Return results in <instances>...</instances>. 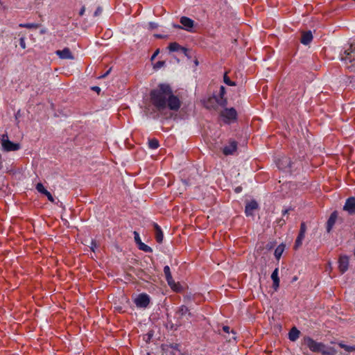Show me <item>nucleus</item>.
Segmentation results:
<instances>
[{
    "instance_id": "obj_30",
    "label": "nucleus",
    "mask_w": 355,
    "mask_h": 355,
    "mask_svg": "<svg viewBox=\"0 0 355 355\" xmlns=\"http://www.w3.org/2000/svg\"><path fill=\"white\" fill-rule=\"evenodd\" d=\"M35 189H36V190H37L39 193H42V194H44V195H45V194H46V193L48 191L44 188V185H43L41 182H39V183H37V184H36V186H35Z\"/></svg>"
},
{
    "instance_id": "obj_8",
    "label": "nucleus",
    "mask_w": 355,
    "mask_h": 355,
    "mask_svg": "<svg viewBox=\"0 0 355 355\" xmlns=\"http://www.w3.org/2000/svg\"><path fill=\"white\" fill-rule=\"evenodd\" d=\"M1 143L3 149L6 152L17 151L20 149V144L10 141L8 139L7 134H4L1 136Z\"/></svg>"
},
{
    "instance_id": "obj_46",
    "label": "nucleus",
    "mask_w": 355,
    "mask_h": 355,
    "mask_svg": "<svg viewBox=\"0 0 355 355\" xmlns=\"http://www.w3.org/2000/svg\"><path fill=\"white\" fill-rule=\"evenodd\" d=\"M92 89V90H94V91H95V92H96L98 93H99L100 91H101L100 87H98L97 86L93 87Z\"/></svg>"
},
{
    "instance_id": "obj_38",
    "label": "nucleus",
    "mask_w": 355,
    "mask_h": 355,
    "mask_svg": "<svg viewBox=\"0 0 355 355\" xmlns=\"http://www.w3.org/2000/svg\"><path fill=\"white\" fill-rule=\"evenodd\" d=\"M90 249L92 251L95 252V249L97 248V244L95 240H92L90 243Z\"/></svg>"
},
{
    "instance_id": "obj_25",
    "label": "nucleus",
    "mask_w": 355,
    "mask_h": 355,
    "mask_svg": "<svg viewBox=\"0 0 355 355\" xmlns=\"http://www.w3.org/2000/svg\"><path fill=\"white\" fill-rule=\"evenodd\" d=\"M300 331L293 327L288 333V338L291 341H295L300 336Z\"/></svg>"
},
{
    "instance_id": "obj_29",
    "label": "nucleus",
    "mask_w": 355,
    "mask_h": 355,
    "mask_svg": "<svg viewBox=\"0 0 355 355\" xmlns=\"http://www.w3.org/2000/svg\"><path fill=\"white\" fill-rule=\"evenodd\" d=\"M338 345L347 352H355V345L349 346V345H347L343 343H339Z\"/></svg>"
},
{
    "instance_id": "obj_14",
    "label": "nucleus",
    "mask_w": 355,
    "mask_h": 355,
    "mask_svg": "<svg viewBox=\"0 0 355 355\" xmlns=\"http://www.w3.org/2000/svg\"><path fill=\"white\" fill-rule=\"evenodd\" d=\"M180 23L182 26V29L188 32H193L194 26V21L193 19L187 17H182L180 18Z\"/></svg>"
},
{
    "instance_id": "obj_55",
    "label": "nucleus",
    "mask_w": 355,
    "mask_h": 355,
    "mask_svg": "<svg viewBox=\"0 0 355 355\" xmlns=\"http://www.w3.org/2000/svg\"><path fill=\"white\" fill-rule=\"evenodd\" d=\"M171 355H176V354L175 352H172Z\"/></svg>"
},
{
    "instance_id": "obj_45",
    "label": "nucleus",
    "mask_w": 355,
    "mask_h": 355,
    "mask_svg": "<svg viewBox=\"0 0 355 355\" xmlns=\"http://www.w3.org/2000/svg\"><path fill=\"white\" fill-rule=\"evenodd\" d=\"M159 51V49H157V50L155 51V52L153 53V55H152V57H151V60L155 59V58L158 55Z\"/></svg>"
},
{
    "instance_id": "obj_31",
    "label": "nucleus",
    "mask_w": 355,
    "mask_h": 355,
    "mask_svg": "<svg viewBox=\"0 0 355 355\" xmlns=\"http://www.w3.org/2000/svg\"><path fill=\"white\" fill-rule=\"evenodd\" d=\"M139 249L146 252H152V248L144 243H141L139 245Z\"/></svg>"
},
{
    "instance_id": "obj_23",
    "label": "nucleus",
    "mask_w": 355,
    "mask_h": 355,
    "mask_svg": "<svg viewBox=\"0 0 355 355\" xmlns=\"http://www.w3.org/2000/svg\"><path fill=\"white\" fill-rule=\"evenodd\" d=\"M312 40L313 35L311 31L302 33L300 41L303 44L308 45Z\"/></svg>"
},
{
    "instance_id": "obj_42",
    "label": "nucleus",
    "mask_w": 355,
    "mask_h": 355,
    "mask_svg": "<svg viewBox=\"0 0 355 355\" xmlns=\"http://www.w3.org/2000/svg\"><path fill=\"white\" fill-rule=\"evenodd\" d=\"M149 26L150 28L154 29L156 28L158 26V25L155 22H150Z\"/></svg>"
},
{
    "instance_id": "obj_19",
    "label": "nucleus",
    "mask_w": 355,
    "mask_h": 355,
    "mask_svg": "<svg viewBox=\"0 0 355 355\" xmlns=\"http://www.w3.org/2000/svg\"><path fill=\"white\" fill-rule=\"evenodd\" d=\"M337 217H338V215H337L336 211H334L330 215V216L327 222V225H326V229H327V232L328 233H329L331 231L333 227L334 226L336 219H337Z\"/></svg>"
},
{
    "instance_id": "obj_2",
    "label": "nucleus",
    "mask_w": 355,
    "mask_h": 355,
    "mask_svg": "<svg viewBox=\"0 0 355 355\" xmlns=\"http://www.w3.org/2000/svg\"><path fill=\"white\" fill-rule=\"evenodd\" d=\"M186 312H164L166 316V321L164 322V325L166 329L175 331L181 326L182 316Z\"/></svg>"
},
{
    "instance_id": "obj_52",
    "label": "nucleus",
    "mask_w": 355,
    "mask_h": 355,
    "mask_svg": "<svg viewBox=\"0 0 355 355\" xmlns=\"http://www.w3.org/2000/svg\"><path fill=\"white\" fill-rule=\"evenodd\" d=\"M155 36L157 38H163L164 37V36H162V35H159V34H156Z\"/></svg>"
},
{
    "instance_id": "obj_22",
    "label": "nucleus",
    "mask_w": 355,
    "mask_h": 355,
    "mask_svg": "<svg viewBox=\"0 0 355 355\" xmlns=\"http://www.w3.org/2000/svg\"><path fill=\"white\" fill-rule=\"evenodd\" d=\"M279 269L277 268L274 270L271 275V279L273 282L272 287L275 291L278 288L279 286V278L278 277Z\"/></svg>"
},
{
    "instance_id": "obj_54",
    "label": "nucleus",
    "mask_w": 355,
    "mask_h": 355,
    "mask_svg": "<svg viewBox=\"0 0 355 355\" xmlns=\"http://www.w3.org/2000/svg\"><path fill=\"white\" fill-rule=\"evenodd\" d=\"M150 318H153V319L155 318V313L151 314L150 316Z\"/></svg>"
},
{
    "instance_id": "obj_3",
    "label": "nucleus",
    "mask_w": 355,
    "mask_h": 355,
    "mask_svg": "<svg viewBox=\"0 0 355 355\" xmlns=\"http://www.w3.org/2000/svg\"><path fill=\"white\" fill-rule=\"evenodd\" d=\"M340 60L345 62L349 70L355 71V42L351 44L349 47L341 54Z\"/></svg>"
},
{
    "instance_id": "obj_37",
    "label": "nucleus",
    "mask_w": 355,
    "mask_h": 355,
    "mask_svg": "<svg viewBox=\"0 0 355 355\" xmlns=\"http://www.w3.org/2000/svg\"><path fill=\"white\" fill-rule=\"evenodd\" d=\"M134 235H135V242L137 243V244H138V245H139V243H142L141 241V239L139 237V234L138 232H134Z\"/></svg>"
},
{
    "instance_id": "obj_39",
    "label": "nucleus",
    "mask_w": 355,
    "mask_h": 355,
    "mask_svg": "<svg viewBox=\"0 0 355 355\" xmlns=\"http://www.w3.org/2000/svg\"><path fill=\"white\" fill-rule=\"evenodd\" d=\"M44 196H46V198H48V200L50 202H55L54 198L53 197L52 194L49 191L46 193V194Z\"/></svg>"
},
{
    "instance_id": "obj_43",
    "label": "nucleus",
    "mask_w": 355,
    "mask_h": 355,
    "mask_svg": "<svg viewBox=\"0 0 355 355\" xmlns=\"http://www.w3.org/2000/svg\"><path fill=\"white\" fill-rule=\"evenodd\" d=\"M85 12V6H83V7L80 8V11H79V15H80V16H83V15H84Z\"/></svg>"
},
{
    "instance_id": "obj_1",
    "label": "nucleus",
    "mask_w": 355,
    "mask_h": 355,
    "mask_svg": "<svg viewBox=\"0 0 355 355\" xmlns=\"http://www.w3.org/2000/svg\"><path fill=\"white\" fill-rule=\"evenodd\" d=\"M150 98L152 104L159 111L166 108L178 111L181 106L180 98L173 94L171 86L165 83H161L157 88L151 90Z\"/></svg>"
},
{
    "instance_id": "obj_35",
    "label": "nucleus",
    "mask_w": 355,
    "mask_h": 355,
    "mask_svg": "<svg viewBox=\"0 0 355 355\" xmlns=\"http://www.w3.org/2000/svg\"><path fill=\"white\" fill-rule=\"evenodd\" d=\"M167 347L168 348H171L172 349H174V350H176L178 352H180V349H179V347H180V345L179 344H177V343H171L168 345H166Z\"/></svg>"
},
{
    "instance_id": "obj_7",
    "label": "nucleus",
    "mask_w": 355,
    "mask_h": 355,
    "mask_svg": "<svg viewBox=\"0 0 355 355\" xmlns=\"http://www.w3.org/2000/svg\"><path fill=\"white\" fill-rule=\"evenodd\" d=\"M223 340H225L230 346H233L236 349V333L234 329H230L228 326H223Z\"/></svg>"
},
{
    "instance_id": "obj_5",
    "label": "nucleus",
    "mask_w": 355,
    "mask_h": 355,
    "mask_svg": "<svg viewBox=\"0 0 355 355\" xmlns=\"http://www.w3.org/2000/svg\"><path fill=\"white\" fill-rule=\"evenodd\" d=\"M239 154V143L234 138H229L223 144V155H237Z\"/></svg>"
},
{
    "instance_id": "obj_56",
    "label": "nucleus",
    "mask_w": 355,
    "mask_h": 355,
    "mask_svg": "<svg viewBox=\"0 0 355 355\" xmlns=\"http://www.w3.org/2000/svg\"><path fill=\"white\" fill-rule=\"evenodd\" d=\"M195 64H198V62L196 60V61L195 62Z\"/></svg>"
},
{
    "instance_id": "obj_16",
    "label": "nucleus",
    "mask_w": 355,
    "mask_h": 355,
    "mask_svg": "<svg viewBox=\"0 0 355 355\" xmlns=\"http://www.w3.org/2000/svg\"><path fill=\"white\" fill-rule=\"evenodd\" d=\"M55 54L60 58L64 60H73L74 56L73 55L70 49L67 47L62 50H58L55 51Z\"/></svg>"
},
{
    "instance_id": "obj_40",
    "label": "nucleus",
    "mask_w": 355,
    "mask_h": 355,
    "mask_svg": "<svg viewBox=\"0 0 355 355\" xmlns=\"http://www.w3.org/2000/svg\"><path fill=\"white\" fill-rule=\"evenodd\" d=\"M19 45L22 49H26V42L24 37H21L19 39Z\"/></svg>"
},
{
    "instance_id": "obj_57",
    "label": "nucleus",
    "mask_w": 355,
    "mask_h": 355,
    "mask_svg": "<svg viewBox=\"0 0 355 355\" xmlns=\"http://www.w3.org/2000/svg\"><path fill=\"white\" fill-rule=\"evenodd\" d=\"M148 355H150L149 353H148Z\"/></svg>"
},
{
    "instance_id": "obj_12",
    "label": "nucleus",
    "mask_w": 355,
    "mask_h": 355,
    "mask_svg": "<svg viewBox=\"0 0 355 355\" xmlns=\"http://www.w3.org/2000/svg\"><path fill=\"white\" fill-rule=\"evenodd\" d=\"M135 303L137 307L145 309L150 303V297L146 293H141L135 298Z\"/></svg>"
},
{
    "instance_id": "obj_34",
    "label": "nucleus",
    "mask_w": 355,
    "mask_h": 355,
    "mask_svg": "<svg viewBox=\"0 0 355 355\" xmlns=\"http://www.w3.org/2000/svg\"><path fill=\"white\" fill-rule=\"evenodd\" d=\"M20 27L27 28H37V25L35 24H20Z\"/></svg>"
},
{
    "instance_id": "obj_47",
    "label": "nucleus",
    "mask_w": 355,
    "mask_h": 355,
    "mask_svg": "<svg viewBox=\"0 0 355 355\" xmlns=\"http://www.w3.org/2000/svg\"><path fill=\"white\" fill-rule=\"evenodd\" d=\"M290 210H291L290 209H286L283 210V211H282L283 216L288 214Z\"/></svg>"
},
{
    "instance_id": "obj_4",
    "label": "nucleus",
    "mask_w": 355,
    "mask_h": 355,
    "mask_svg": "<svg viewBox=\"0 0 355 355\" xmlns=\"http://www.w3.org/2000/svg\"><path fill=\"white\" fill-rule=\"evenodd\" d=\"M226 103L223 98V124L235 125L238 122V112L234 107H227Z\"/></svg>"
},
{
    "instance_id": "obj_50",
    "label": "nucleus",
    "mask_w": 355,
    "mask_h": 355,
    "mask_svg": "<svg viewBox=\"0 0 355 355\" xmlns=\"http://www.w3.org/2000/svg\"><path fill=\"white\" fill-rule=\"evenodd\" d=\"M241 190H242V189H241V187H236V188L235 189V191H236V193H239V192H241Z\"/></svg>"
},
{
    "instance_id": "obj_32",
    "label": "nucleus",
    "mask_w": 355,
    "mask_h": 355,
    "mask_svg": "<svg viewBox=\"0 0 355 355\" xmlns=\"http://www.w3.org/2000/svg\"><path fill=\"white\" fill-rule=\"evenodd\" d=\"M153 331H149L147 334L143 336V340L146 343H149L153 336Z\"/></svg>"
},
{
    "instance_id": "obj_41",
    "label": "nucleus",
    "mask_w": 355,
    "mask_h": 355,
    "mask_svg": "<svg viewBox=\"0 0 355 355\" xmlns=\"http://www.w3.org/2000/svg\"><path fill=\"white\" fill-rule=\"evenodd\" d=\"M102 11H103V10H102L101 7H98L94 12V15L95 17L98 16L99 15H101L102 13Z\"/></svg>"
},
{
    "instance_id": "obj_53",
    "label": "nucleus",
    "mask_w": 355,
    "mask_h": 355,
    "mask_svg": "<svg viewBox=\"0 0 355 355\" xmlns=\"http://www.w3.org/2000/svg\"><path fill=\"white\" fill-rule=\"evenodd\" d=\"M180 311H188V309H187V308H185V309H184V306H182V308H181V309H180Z\"/></svg>"
},
{
    "instance_id": "obj_20",
    "label": "nucleus",
    "mask_w": 355,
    "mask_h": 355,
    "mask_svg": "<svg viewBox=\"0 0 355 355\" xmlns=\"http://www.w3.org/2000/svg\"><path fill=\"white\" fill-rule=\"evenodd\" d=\"M258 208V204L255 200H252L245 206V212L247 216H252L253 212Z\"/></svg>"
},
{
    "instance_id": "obj_10",
    "label": "nucleus",
    "mask_w": 355,
    "mask_h": 355,
    "mask_svg": "<svg viewBox=\"0 0 355 355\" xmlns=\"http://www.w3.org/2000/svg\"><path fill=\"white\" fill-rule=\"evenodd\" d=\"M223 83H225L227 86L230 87V92L233 93L238 92V86L236 80L234 77L230 75V72L225 71L223 73Z\"/></svg>"
},
{
    "instance_id": "obj_36",
    "label": "nucleus",
    "mask_w": 355,
    "mask_h": 355,
    "mask_svg": "<svg viewBox=\"0 0 355 355\" xmlns=\"http://www.w3.org/2000/svg\"><path fill=\"white\" fill-rule=\"evenodd\" d=\"M276 223H277V225H278L279 227H282L283 225H284L286 224V219H284V218L277 219L276 220Z\"/></svg>"
},
{
    "instance_id": "obj_27",
    "label": "nucleus",
    "mask_w": 355,
    "mask_h": 355,
    "mask_svg": "<svg viewBox=\"0 0 355 355\" xmlns=\"http://www.w3.org/2000/svg\"><path fill=\"white\" fill-rule=\"evenodd\" d=\"M159 146V141L156 139H152L148 140V147L150 149L155 150L158 148Z\"/></svg>"
},
{
    "instance_id": "obj_44",
    "label": "nucleus",
    "mask_w": 355,
    "mask_h": 355,
    "mask_svg": "<svg viewBox=\"0 0 355 355\" xmlns=\"http://www.w3.org/2000/svg\"><path fill=\"white\" fill-rule=\"evenodd\" d=\"M164 64V62H162V61H159L156 63V67H162L163 65Z\"/></svg>"
},
{
    "instance_id": "obj_18",
    "label": "nucleus",
    "mask_w": 355,
    "mask_h": 355,
    "mask_svg": "<svg viewBox=\"0 0 355 355\" xmlns=\"http://www.w3.org/2000/svg\"><path fill=\"white\" fill-rule=\"evenodd\" d=\"M339 270L341 272V273H344L346 272L348 269L349 266V258L346 255L340 256L339 259Z\"/></svg>"
},
{
    "instance_id": "obj_28",
    "label": "nucleus",
    "mask_w": 355,
    "mask_h": 355,
    "mask_svg": "<svg viewBox=\"0 0 355 355\" xmlns=\"http://www.w3.org/2000/svg\"><path fill=\"white\" fill-rule=\"evenodd\" d=\"M306 232V226L304 222H302L300 225V230L298 234V237L304 239L305 233Z\"/></svg>"
},
{
    "instance_id": "obj_48",
    "label": "nucleus",
    "mask_w": 355,
    "mask_h": 355,
    "mask_svg": "<svg viewBox=\"0 0 355 355\" xmlns=\"http://www.w3.org/2000/svg\"><path fill=\"white\" fill-rule=\"evenodd\" d=\"M173 26L175 28H182V26L178 25V24H173Z\"/></svg>"
},
{
    "instance_id": "obj_21",
    "label": "nucleus",
    "mask_w": 355,
    "mask_h": 355,
    "mask_svg": "<svg viewBox=\"0 0 355 355\" xmlns=\"http://www.w3.org/2000/svg\"><path fill=\"white\" fill-rule=\"evenodd\" d=\"M153 227L155 230V239L157 242L159 243H162L164 235L161 227H159V225H158V224L155 223H153Z\"/></svg>"
},
{
    "instance_id": "obj_51",
    "label": "nucleus",
    "mask_w": 355,
    "mask_h": 355,
    "mask_svg": "<svg viewBox=\"0 0 355 355\" xmlns=\"http://www.w3.org/2000/svg\"><path fill=\"white\" fill-rule=\"evenodd\" d=\"M223 96H224L225 94H227V89L225 87H223Z\"/></svg>"
},
{
    "instance_id": "obj_33",
    "label": "nucleus",
    "mask_w": 355,
    "mask_h": 355,
    "mask_svg": "<svg viewBox=\"0 0 355 355\" xmlns=\"http://www.w3.org/2000/svg\"><path fill=\"white\" fill-rule=\"evenodd\" d=\"M303 240H304L303 238H300L298 236L297 237L295 243V245H294L295 249H297L298 248H300L302 245Z\"/></svg>"
},
{
    "instance_id": "obj_17",
    "label": "nucleus",
    "mask_w": 355,
    "mask_h": 355,
    "mask_svg": "<svg viewBox=\"0 0 355 355\" xmlns=\"http://www.w3.org/2000/svg\"><path fill=\"white\" fill-rule=\"evenodd\" d=\"M168 49L169 51L171 52H178L181 51L184 55L186 56H189L188 55V49L181 46L177 42H171L169 44Z\"/></svg>"
},
{
    "instance_id": "obj_24",
    "label": "nucleus",
    "mask_w": 355,
    "mask_h": 355,
    "mask_svg": "<svg viewBox=\"0 0 355 355\" xmlns=\"http://www.w3.org/2000/svg\"><path fill=\"white\" fill-rule=\"evenodd\" d=\"M320 353L323 355H336L337 350L334 347L324 344Z\"/></svg>"
},
{
    "instance_id": "obj_11",
    "label": "nucleus",
    "mask_w": 355,
    "mask_h": 355,
    "mask_svg": "<svg viewBox=\"0 0 355 355\" xmlns=\"http://www.w3.org/2000/svg\"><path fill=\"white\" fill-rule=\"evenodd\" d=\"M304 344L313 352H321L324 343H318L310 337H306L304 340Z\"/></svg>"
},
{
    "instance_id": "obj_13",
    "label": "nucleus",
    "mask_w": 355,
    "mask_h": 355,
    "mask_svg": "<svg viewBox=\"0 0 355 355\" xmlns=\"http://www.w3.org/2000/svg\"><path fill=\"white\" fill-rule=\"evenodd\" d=\"M343 210L350 215H355V198L349 197L346 200Z\"/></svg>"
},
{
    "instance_id": "obj_9",
    "label": "nucleus",
    "mask_w": 355,
    "mask_h": 355,
    "mask_svg": "<svg viewBox=\"0 0 355 355\" xmlns=\"http://www.w3.org/2000/svg\"><path fill=\"white\" fill-rule=\"evenodd\" d=\"M164 272L166 277V280L168 286L171 287V288L175 291H180L181 286L178 283H175V282L173 280V277L171 275L170 267L168 266H164Z\"/></svg>"
},
{
    "instance_id": "obj_15",
    "label": "nucleus",
    "mask_w": 355,
    "mask_h": 355,
    "mask_svg": "<svg viewBox=\"0 0 355 355\" xmlns=\"http://www.w3.org/2000/svg\"><path fill=\"white\" fill-rule=\"evenodd\" d=\"M277 165L282 170H287L292 168V162L290 158L287 157H282L281 159H279Z\"/></svg>"
},
{
    "instance_id": "obj_26",
    "label": "nucleus",
    "mask_w": 355,
    "mask_h": 355,
    "mask_svg": "<svg viewBox=\"0 0 355 355\" xmlns=\"http://www.w3.org/2000/svg\"><path fill=\"white\" fill-rule=\"evenodd\" d=\"M284 250V245H279L275 250V257H276L277 259H279L283 252Z\"/></svg>"
},
{
    "instance_id": "obj_49",
    "label": "nucleus",
    "mask_w": 355,
    "mask_h": 355,
    "mask_svg": "<svg viewBox=\"0 0 355 355\" xmlns=\"http://www.w3.org/2000/svg\"><path fill=\"white\" fill-rule=\"evenodd\" d=\"M110 70L111 69H110L108 71H107V72L105 73H104L103 75L101 76V78L106 77L107 76V74L110 72Z\"/></svg>"
},
{
    "instance_id": "obj_6",
    "label": "nucleus",
    "mask_w": 355,
    "mask_h": 355,
    "mask_svg": "<svg viewBox=\"0 0 355 355\" xmlns=\"http://www.w3.org/2000/svg\"><path fill=\"white\" fill-rule=\"evenodd\" d=\"M205 106L208 109H216L222 105V86L220 87L218 95H213L204 101Z\"/></svg>"
}]
</instances>
